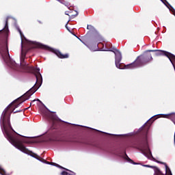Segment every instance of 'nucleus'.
Masks as SVG:
<instances>
[{
  "mask_svg": "<svg viewBox=\"0 0 175 175\" xmlns=\"http://www.w3.org/2000/svg\"><path fill=\"white\" fill-rule=\"evenodd\" d=\"M129 162H131L133 165H140V163H135L131 159H129Z\"/></svg>",
  "mask_w": 175,
  "mask_h": 175,
  "instance_id": "2eb2a0df",
  "label": "nucleus"
},
{
  "mask_svg": "<svg viewBox=\"0 0 175 175\" xmlns=\"http://www.w3.org/2000/svg\"><path fill=\"white\" fill-rule=\"evenodd\" d=\"M66 27H68V23H66Z\"/></svg>",
  "mask_w": 175,
  "mask_h": 175,
  "instance_id": "b1692460",
  "label": "nucleus"
},
{
  "mask_svg": "<svg viewBox=\"0 0 175 175\" xmlns=\"http://www.w3.org/2000/svg\"><path fill=\"white\" fill-rule=\"evenodd\" d=\"M100 51H112L115 54V64L118 69H136V68H140L144 65H146L147 62H150V61H152V56L150 53L145 55L143 59H141L140 57H138L136 60L130 64H127L124 66V68H120V62L122 59V55H121V52L118 51L117 49H114L113 50L109 49H102Z\"/></svg>",
  "mask_w": 175,
  "mask_h": 175,
  "instance_id": "f257e3e1",
  "label": "nucleus"
},
{
  "mask_svg": "<svg viewBox=\"0 0 175 175\" xmlns=\"http://www.w3.org/2000/svg\"><path fill=\"white\" fill-rule=\"evenodd\" d=\"M0 53L5 62H6V64H8V62H9L10 61V62L8 63V66H10V68H14V66H17V64H16V62L10 60V57H8L7 59H5V55L3 54H6L9 53V50H8V45H5L3 49L1 48L0 46Z\"/></svg>",
  "mask_w": 175,
  "mask_h": 175,
  "instance_id": "423d86ee",
  "label": "nucleus"
},
{
  "mask_svg": "<svg viewBox=\"0 0 175 175\" xmlns=\"http://www.w3.org/2000/svg\"><path fill=\"white\" fill-rule=\"evenodd\" d=\"M66 14H68V13H66Z\"/></svg>",
  "mask_w": 175,
  "mask_h": 175,
  "instance_id": "473e14b6",
  "label": "nucleus"
},
{
  "mask_svg": "<svg viewBox=\"0 0 175 175\" xmlns=\"http://www.w3.org/2000/svg\"><path fill=\"white\" fill-rule=\"evenodd\" d=\"M8 110V107H6L3 111L1 117V126L3 133V135H5L4 131H5V126L8 132H11V133H12L14 137H18L14 135V133H17L14 131V130L13 129V128H12V126L10 125V115L9 116L6 115Z\"/></svg>",
  "mask_w": 175,
  "mask_h": 175,
  "instance_id": "7ed1b4c3",
  "label": "nucleus"
},
{
  "mask_svg": "<svg viewBox=\"0 0 175 175\" xmlns=\"http://www.w3.org/2000/svg\"><path fill=\"white\" fill-rule=\"evenodd\" d=\"M5 31H6V32H8V27H7V28H5Z\"/></svg>",
  "mask_w": 175,
  "mask_h": 175,
  "instance_id": "4be33fe9",
  "label": "nucleus"
},
{
  "mask_svg": "<svg viewBox=\"0 0 175 175\" xmlns=\"http://www.w3.org/2000/svg\"><path fill=\"white\" fill-rule=\"evenodd\" d=\"M36 91H37V90L35 89V87H33L26 94L31 96V95L35 94V92H36Z\"/></svg>",
  "mask_w": 175,
  "mask_h": 175,
  "instance_id": "9d476101",
  "label": "nucleus"
},
{
  "mask_svg": "<svg viewBox=\"0 0 175 175\" xmlns=\"http://www.w3.org/2000/svg\"><path fill=\"white\" fill-rule=\"evenodd\" d=\"M17 30L18 31V32H19V33H20V35H21V39H23V37L24 36L23 35V32H21V29H20L18 27H17Z\"/></svg>",
  "mask_w": 175,
  "mask_h": 175,
  "instance_id": "ddd939ff",
  "label": "nucleus"
},
{
  "mask_svg": "<svg viewBox=\"0 0 175 175\" xmlns=\"http://www.w3.org/2000/svg\"><path fill=\"white\" fill-rule=\"evenodd\" d=\"M77 39H79V40H80V42H81L82 43H83V44H85V46H87V44H85V43H84V42H83V40H81V39H80V38L77 37Z\"/></svg>",
  "mask_w": 175,
  "mask_h": 175,
  "instance_id": "f3484780",
  "label": "nucleus"
},
{
  "mask_svg": "<svg viewBox=\"0 0 175 175\" xmlns=\"http://www.w3.org/2000/svg\"><path fill=\"white\" fill-rule=\"evenodd\" d=\"M38 102H40V100L39 99L37 100Z\"/></svg>",
  "mask_w": 175,
  "mask_h": 175,
  "instance_id": "a878e982",
  "label": "nucleus"
},
{
  "mask_svg": "<svg viewBox=\"0 0 175 175\" xmlns=\"http://www.w3.org/2000/svg\"><path fill=\"white\" fill-rule=\"evenodd\" d=\"M88 29H89L90 31H95V27H94V26L91 25H88L87 27Z\"/></svg>",
  "mask_w": 175,
  "mask_h": 175,
  "instance_id": "9b49d317",
  "label": "nucleus"
},
{
  "mask_svg": "<svg viewBox=\"0 0 175 175\" xmlns=\"http://www.w3.org/2000/svg\"><path fill=\"white\" fill-rule=\"evenodd\" d=\"M66 28H67V29H68V27H66Z\"/></svg>",
  "mask_w": 175,
  "mask_h": 175,
  "instance_id": "bb28decb",
  "label": "nucleus"
},
{
  "mask_svg": "<svg viewBox=\"0 0 175 175\" xmlns=\"http://www.w3.org/2000/svg\"><path fill=\"white\" fill-rule=\"evenodd\" d=\"M49 50L51 51H53V53H55L59 58L64 59V58H68L69 57V55H68V54L63 55L59 52V51H58L57 49H53L49 48Z\"/></svg>",
  "mask_w": 175,
  "mask_h": 175,
  "instance_id": "6e6552de",
  "label": "nucleus"
},
{
  "mask_svg": "<svg viewBox=\"0 0 175 175\" xmlns=\"http://www.w3.org/2000/svg\"><path fill=\"white\" fill-rule=\"evenodd\" d=\"M6 27H8V20H6V21H5V28H6Z\"/></svg>",
  "mask_w": 175,
  "mask_h": 175,
  "instance_id": "aec40b11",
  "label": "nucleus"
},
{
  "mask_svg": "<svg viewBox=\"0 0 175 175\" xmlns=\"http://www.w3.org/2000/svg\"><path fill=\"white\" fill-rule=\"evenodd\" d=\"M144 154L145 157H146L149 159H152V161H154V162H157V163H161V165H165V173L167 175H172L170 168H169V167H167V165L165 163L159 161L155 159V158H154V157H152V153H151V150H150V148H147L146 149H145L144 151Z\"/></svg>",
  "mask_w": 175,
  "mask_h": 175,
  "instance_id": "20e7f679",
  "label": "nucleus"
},
{
  "mask_svg": "<svg viewBox=\"0 0 175 175\" xmlns=\"http://www.w3.org/2000/svg\"><path fill=\"white\" fill-rule=\"evenodd\" d=\"M4 136L8 142L14 146V147L25 154H28L29 150L27 149L25 146H24L23 143L25 144H32L33 142L29 137H25V139H20L17 137H14L11 131H8V128H6V126L4 127Z\"/></svg>",
  "mask_w": 175,
  "mask_h": 175,
  "instance_id": "f03ea898",
  "label": "nucleus"
},
{
  "mask_svg": "<svg viewBox=\"0 0 175 175\" xmlns=\"http://www.w3.org/2000/svg\"><path fill=\"white\" fill-rule=\"evenodd\" d=\"M0 174L6 175V172H5V170H3V169L1 167H0Z\"/></svg>",
  "mask_w": 175,
  "mask_h": 175,
  "instance_id": "f8f14e48",
  "label": "nucleus"
},
{
  "mask_svg": "<svg viewBox=\"0 0 175 175\" xmlns=\"http://www.w3.org/2000/svg\"><path fill=\"white\" fill-rule=\"evenodd\" d=\"M154 118V116H152V118Z\"/></svg>",
  "mask_w": 175,
  "mask_h": 175,
  "instance_id": "c756f323",
  "label": "nucleus"
},
{
  "mask_svg": "<svg viewBox=\"0 0 175 175\" xmlns=\"http://www.w3.org/2000/svg\"><path fill=\"white\" fill-rule=\"evenodd\" d=\"M154 118V116H152V118Z\"/></svg>",
  "mask_w": 175,
  "mask_h": 175,
  "instance_id": "c85d7f7f",
  "label": "nucleus"
},
{
  "mask_svg": "<svg viewBox=\"0 0 175 175\" xmlns=\"http://www.w3.org/2000/svg\"><path fill=\"white\" fill-rule=\"evenodd\" d=\"M26 68H28V64H25Z\"/></svg>",
  "mask_w": 175,
  "mask_h": 175,
  "instance_id": "412c9836",
  "label": "nucleus"
},
{
  "mask_svg": "<svg viewBox=\"0 0 175 175\" xmlns=\"http://www.w3.org/2000/svg\"><path fill=\"white\" fill-rule=\"evenodd\" d=\"M77 14H79V13L77 12L76 16H77Z\"/></svg>",
  "mask_w": 175,
  "mask_h": 175,
  "instance_id": "393cba45",
  "label": "nucleus"
},
{
  "mask_svg": "<svg viewBox=\"0 0 175 175\" xmlns=\"http://www.w3.org/2000/svg\"><path fill=\"white\" fill-rule=\"evenodd\" d=\"M54 166H57V167H60V169H64V167L59 166L58 164L53 165Z\"/></svg>",
  "mask_w": 175,
  "mask_h": 175,
  "instance_id": "a211bd4d",
  "label": "nucleus"
},
{
  "mask_svg": "<svg viewBox=\"0 0 175 175\" xmlns=\"http://www.w3.org/2000/svg\"><path fill=\"white\" fill-rule=\"evenodd\" d=\"M66 14H68V13H66Z\"/></svg>",
  "mask_w": 175,
  "mask_h": 175,
  "instance_id": "2f4dec72",
  "label": "nucleus"
},
{
  "mask_svg": "<svg viewBox=\"0 0 175 175\" xmlns=\"http://www.w3.org/2000/svg\"><path fill=\"white\" fill-rule=\"evenodd\" d=\"M58 2H61V0H57Z\"/></svg>",
  "mask_w": 175,
  "mask_h": 175,
  "instance_id": "5701e85b",
  "label": "nucleus"
},
{
  "mask_svg": "<svg viewBox=\"0 0 175 175\" xmlns=\"http://www.w3.org/2000/svg\"><path fill=\"white\" fill-rule=\"evenodd\" d=\"M89 49L90 50H91V51H98V46H96V49H94L92 47H90Z\"/></svg>",
  "mask_w": 175,
  "mask_h": 175,
  "instance_id": "4468645a",
  "label": "nucleus"
},
{
  "mask_svg": "<svg viewBox=\"0 0 175 175\" xmlns=\"http://www.w3.org/2000/svg\"><path fill=\"white\" fill-rule=\"evenodd\" d=\"M62 175H75L76 174L70 170L63 171L61 173Z\"/></svg>",
  "mask_w": 175,
  "mask_h": 175,
  "instance_id": "1a4fd4ad",
  "label": "nucleus"
},
{
  "mask_svg": "<svg viewBox=\"0 0 175 175\" xmlns=\"http://www.w3.org/2000/svg\"><path fill=\"white\" fill-rule=\"evenodd\" d=\"M154 118V116H152V118Z\"/></svg>",
  "mask_w": 175,
  "mask_h": 175,
  "instance_id": "7c9ffc66",
  "label": "nucleus"
},
{
  "mask_svg": "<svg viewBox=\"0 0 175 175\" xmlns=\"http://www.w3.org/2000/svg\"><path fill=\"white\" fill-rule=\"evenodd\" d=\"M143 166H144V167H152V168L154 167V166H152V165H143Z\"/></svg>",
  "mask_w": 175,
  "mask_h": 175,
  "instance_id": "dca6fc26",
  "label": "nucleus"
},
{
  "mask_svg": "<svg viewBox=\"0 0 175 175\" xmlns=\"http://www.w3.org/2000/svg\"><path fill=\"white\" fill-rule=\"evenodd\" d=\"M30 43H33V42H30Z\"/></svg>",
  "mask_w": 175,
  "mask_h": 175,
  "instance_id": "cd10ccee",
  "label": "nucleus"
},
{
  "mask_svg": "<svg viewBox=\"0 0 175 175\" xmlns=\"http://www.w3.org/2000/svg\"><path fill=\"white\" fill-rule=\"evenodd\" d=\"M30 69V72L33 73H36V77L37 80L39 79H42V74H40V68H34L33 66L29 67Z\"/></svg>",
  "mask_w": 175,
  "mask_h": 175,
  "instance_id": "0eeeda50",
  "label": "nucleus"
},
{
  "mask_svg": "<svg viewBox=\"0 0 175 175\" xmlns=\"http://www.w3.org/2000/svg\"><path fill=\"white\" fill-rule=\"evenodd\" d=\"M146 52H149V53H156V55L159 56V55H165V57H167V58H168L170 61V62L172 64L174 68V64H173V60L175 59V55L169 53V52H166L165 51H162V50H148L146 51Z\"/></svg>",
  "mask_w": 175,
  "mask_h": 175,
  "instance_id": "39448f33",
  "label": "nucleus"
},
{
  "mask_svg": "<svg viewBox=\"0 0 175 175\" xmlns=\"http://www.w3.org/2000/svg\"><path fill=\"white\" fill-rule=\"evenodd\" d=\"M45 163H46V165H54V163H51L49 161L45 162Z\"/></svg>",
  "mask_w": 175,
  "mask_h": 175,
  "instance_id": "6ab92c4d",
  "label": "nucleus"
}]
</instances>
